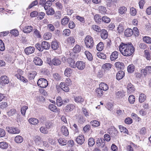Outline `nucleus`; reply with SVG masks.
<instances>
[{
  "instance_id": "obj_1",
  "label": "nucleus",
  "mask_w": 151,
  "mask_h": 151,
  "mask_svg": "<svg viewBox=\"0 0 151 151\" xmlns=\"http://www.w3.org/2000/svg\"><path fill=\"white\" fill-rule=\"evenodd\" d=\"M119 50L121 53L124 56L131 55L135 50V48L131 42L126 43H123L120 45Z\"/></svg>"
},
{
  "instance_id": "obj_2",
  "label": "nucleus",
  "mask_w": 151,
  "mask_h": 151,
  "mask_svg": "<svg viewBox=\"0 0 151 151\" xmlns=\"http://www.w3.org/2000/svg\"><path fill=\"white\" fill-rule=\"evenodd\" d=\"M85 43L87 47L91 49L94 44L93 38L90 35L87 36L85 39Z\"/></svg>"
},
{
  "instance_id": "obj_3",
  "label": "nucleus",
  "mask_w": 151,
  "mask_h": 151,
  "mask_svg": "<svg viewBox=\"0 0 151 151\" xmlns=\"http://www.w3.org/2000/svg\"><path fill=\"white\" fill-rule=\"evenodd\" d=\"M38 86L41 88H45L48 85V81L47 80L43 78H41L39 79L37 82Z\"/></svg>"
},
{
  "instance_id": "obj_4",
  "label": "nucleus",
  "mask_w": 151,
  "mask_h": 151,
  "mask_svg": "<svg viewBox=\"0 0 151 151\" xmlns=\"http://www.w3.org/2000/svg\"><path fill=\"white\" fill-rule=\"evenodd\" d=\"M86 64L85 62L83 61H78L76 64L75 68L76 67L78 70H82L85 68Z\"/></svg>"
},
{
  "instance_id": "obj_5",
  "label": "nucleus",
  "mask_w": 151,
  "mask_h": 151,
  "mask_svg": "<svg viewBox=\"0 0 151 151\" xmlns=\"http://www.w3.org/2000/svg\"><path fill=\"white\" fill-rule=\"evenodd\" d=\"M8 132L10 133L13 134H18L20 132V130L17 128L10 127H6Z\"/></svg>"
},
{
  "instance_id": "obj_6",
  "label": "nucleus",
  "mask_w": 151,
  "mask_h": 151,
  "mask_svg": "<svg viewBox=\"0 0 151 151\" xmlns=\"http://www.w3.org/2000/svg\"><path fill=\"white\" fill-rule=\"evenodd\" d=\"M141 72L145 76L147 75V74L151 73V66H147L145 68L141 70Z\"/></svg>"
},
{
  "instance_id": "obj_7",
  "label": "nucleus",
  "mask_w": 151,
  "mask_h": 151,
  "mask_svg": "<svg viewBox=\"0 0 151 151\" xmlns=\"http://www.w3.org/2000/svg\"><path fill=\"white\" fill-rule=\"evenodd\" d=\"M75 107V106L73 104H69L65 106L63 111L65 112H70L73 110Z\"/></svg>"
},
{
  "instance_id": "obj_8",
  "label": "nucleus",
  "mask_w": 151,
  "mask_h": 151,
  "mask_svg": "<svg viewBox=\"0 0 151 151\" xmlns=\"http://www.w3.org/2000/svg\"><path fill=\"white\" fill-rule=\"evenodd\" d=\"M60 45L59 42L56 40L52 41L51 43V48L54 50H55L58 49Z\"/></svg>"
},
{
  "instance_id": "obj_9",
  "label": "nucleus",
  "mask_w": 151,
  "mask_h": 151,
  "mask_svg": "<svg viewBox=\"0 0 151 151\" xmlns=\"http://www.w3.org/2000/svg\"><path fill=\"white\" fill-rule=\"evenodd\" d=\"M77 142L79 144L82 145L84 142L85 139L83 135H79L76 139Z\"/></svg>"
},
{
  "instance_id": "obj_10",
  "label": "nucleus",
  "mask_w": 151,
  "mask_h": 151,
  "mask_svg": "<svg viewBox=\"0 0 151 151\" xmlns=\"http://www.w3.org/2000/svg\"><path fill=\"white\" fill-rule=\"evenodd\" d=\"M52 65H59L61 63V61L57 57H54L52 60Z\"/></svg>"
},
{
  "instance_id": "obj_11",
  "label": "nucleus",
  "mask_w": 151,
  "mask_h": 151,
  "mask_svg": "<svg viewBox=\"0 0 151 151\" xmlns=\"http://www.w3.org/2000/svg\"><path fill=\"white\" fill-rule=\"evenodd\" d=\"M35 50V48L31 46L27 47L24 50L25 52L27 55H29L33 53Z\"/></svg>"
},
{
  "instance_id": "obj_12",
  "label": "nucleus",
  "mask_w": 151,
  "mask_h": 151,
  "mask_svg": "<svg viewBox=\"0 0 151 151\" xmlns=\"http://www.w3.org/2000/svg\"><path fill=\"white\" fill-rule=\"evenodd\" d=\"M61 131L65 136H67L69 134V132L67 128L65 126H63L61 128Z\"/></svg>"
},
{
  "instance_id": "obj_13",
  "label": "nucleus",
  "mask_w": 151,
  "mask_h": 151,
  "mask_svg": "<svg viewBox=\"0 0 151 151\" xmlns=\"http://www.w3.org/2000/svg\"><path fill=\"white\" fill-rule=\"evenodd\" d=\"M41 45L43 50L44 49L48 50L50 48V45L49 43L45 41H43L41 43Z\"/></svg>"
},
{
  "instance_id": "obj_14",
  "label": "nucleus",
  "mask_w": 151,
  "mask_h": 151,
  "mask_svg": "<svg viewBox=\"0 0 151 151\" xmlns=\"http://www.w3.org/2000/svg\"><path fill=\"white\" fill-rule=\"evenodd\" d=\"M100 32H101V36L102 39H105L108 37V33L106 30L105 29L101 30Z\"/></svg>"
},
{
  "instance_id": "obj_15",
  "label": "nucleus",
  "mask_w": 151,
  "mask_h": 151,
  "mask_svg": "<svg viewBox=\"0 0 151 151\" xmlns=\"http://www.w3.org/2000/svg\"><path fill=\"white\" fill-rule=\"evenodd\" d=\"M94 18L96 22L100 24L102 22V17L98 14H96L94 17Z\"/></svg>"
},
{
  "instance_id": "obj_16",
  "label": "nucleus",
  "mask_w": 151,
  "mask_h": 151,
  "mask_svg": "<svg viewBox=\"0 0 151 151\" xmlns=\"http://www.w3.org/2000/svg\"><path fill=\"white\" fill-rule=\"evenodd\" d=\"M33 61L36 65L39 66L42 65L43 63L42 60L39 58L37 57L34 58Z\"/></svg>"
},
{
  "instance_id": "obj_17",
  "label": "nucleus",
  "mask_w": 151,
  "mask_h": 151,
  "mask_svg": "<svg viewBox=\"0 0 151 151\" xmlns=\"http://www.w3.org/2000/svg\"><path fill=\"white\" fill-rule=\"evenodd\" d=\"M133 34V30L130 28H128L125 30L124 32V35L126 37H129Z\"/></svg>"
},
{
  "instance_id": "obj_18",
  "label": "nucleus",
  "mask_w": 151,
  "mask_h": 151,
  "mask_svg": "<svg viewBox=\"0 0 151 151\" xmlns=\"http://www.w3.org/2000/svg\"><path fill=\"white\" fill-rule=\"evenodd\" d=\"M124 73L122 70L119 71L116 74V78L118 80H120L122 79L124 76Z\"/></svg>"
},
{
  "instance_id": "obj_19",
  "label": "nucleus",
  "mask_w": 151,
  "mask_h": 151,
  "mask_svg": "<svg viewBox=\"0 0 151 151\" xmlns=\"http://www.w3.org/2000/svg\"><path fill=\"white\" fill-rule=\"evenodd\" d=\"M1 82L2 84H7L9 82L8 78L6 76H2L1 77Z\"/></svg>"
},
{
  "instance_id": "obj_20",
  "label": "nucleus",
  "mask_w": 151,
  "mask_h": 151,
  "mask_svg": "<svg viewBox=\"0 0 151 151\" xmlns=\"http://www.w3.org/2000/svg\"><path fill=\"white\" fill-rule=\"evenodd\" d=\"M67 62L69 64V66L71 67L75 68V61L72 58H69L68 59Z\"/></svg>"
},
{
  "instance_id": "obj_21",
  "label": "nucleus",
  "mask_w": 151,
  "mask_h": 151,
  "mask_svg": "<svg viewBox=\"0 0 151 151\" xmlns=\"http://www.w3.org/2000/svg\"><path fill=\"white\" fill-rule=\"evenodd\" d=\"M34 141L36 145L41 146L42 145L41 138L40 137L36 136L34 139Z\"/></svg>"
},
{
  "instance_id": "obj_22",
  "label": "nucleus",
  "mask_w": 151,
  "mask_h": 151,
  "mask_svg": "<svg viewBox=\"0 0 151 151\" xmlns=\"http://www.w3.org/2000/svg\"><path fill=\"white\" fill-rule=\"evenodd\" d=\"M118 56V52L117 51L113 52L110 56V58L111 61L115 60L116 59Z\"/></svg>"
},
{
  "instance_id": "obj_23",
  "label": "nucleus",
  "mask_w": 151,
  "mask_h": 151,
  "mask_svg": "<svg viewBox=\"0 0 151 151\" xmlns=\"http://www.w3.org/2000/svg\"><path fill=\"white\" fill-rule=\"evenodd\" d=\"M32 29L33 27L32 26H26L23 28V32L24 33H29L32 31Z\"/></svg>"
},
{
  "instance_id": "obj_24",
  "label": "nucleus",
  "mask_w": 151,
  "mask_h": 151,
  "mask_svg": "<svg viewBox=\"0 0 151 151\" xmlns=\"http://www.w3.org/2000/svg\"><path fill=\"white\" fill-rule=\"evenodd\" d=\"M60 88L65 92H68L69 91V87L66 86L64 83L61 82L60 84Z\"/></svg>"
},
{
  "instance_id": "obj_25",
  "label": "nucleus",
  "mask_w": 151,
  "mask_h": 151,
  "mask_svg": "<svg viewBox=\"0 0 151 151\" xmlns=\"http://www.w3.org/2000/svg\"><path fill=\"white\" fill-rule=\"evenodd\" d=\"M72 72V70L70 68H66L64 71V75L68 77H70Z\"/></svg>"
},
{
  "instance_id": "obj_26",
  "label": "nucleus",
  "mask_w": 151,
  "mask_h": 151,
  "mask_svg": "<svg viewBox=\"0 0 151 151\" xmlns=\"http://www.w3.org/2000/svg\"><path fill=\"white\" fill-rule=\"evenodd\" d=\"M70 20V18L67 16H65L61 20V24L65 26L68 24Z\"/></svg>"
},
{
  "instance_id": "obj_27",
  "label": "nucleus",
  "mask_w": 151,
  "mask_h": 151,
  "mask_svg": "<svg viewBox=\"0 0 151 151\" xmlns=\"http://www.w3.org/2000/svg\"><path fill=\"white\" fill-rule=\"evenodd\" d=\"M127 89L128 91L130 93L134 92L135 90V88L134 86L130 83H128L127 86Z\"/></svg>"
},
{
  "instance_id": "obj_28",
  "label": "nucleus",
  "mask_w": 151,
  "mask_h": 151,
  "mask_svg": "<svg viewBox=\"0 0 151 151\" xmlns=\"http://www.w3.org/2000/svg\"><path fill=\"white\" fill-rule=\"evenodd\" d=\"M100 88L102 90L106 91L109 89L108 86L105 83H102L99 85Z\"/></svg>"
},
{
  "instance_id": "obj_29",
  "label": "nucleus",
  "mask_w": 151,
  "mask_h": 151,
  "mask_svg": "<svg viewBox=\"0 0 151 151\" xmlns=\"http://www.w3.org/2000/svg\"><path fill=\"white\" fill-rule=\"evenodd\" d=\"M96 94L98 97H100L103 95V92L100 88H98L96 90Z\"/></svg>"
},
{
  "instance_id": "obj_30",
  "label": "nucleus",
  "mask_w": 151,
  "mask_h": 151,
  "mask_svg": "<svg viewBox=\"0 0 151 151\" xmlns=\"http://www.w3.org/2000/svg\"><path fill=\"white\" fill-rule=\"evenodd\" d=\"M115 66L119 69H123L124 67V64L120 62H116L115 63Z\"/></svg>"
},
{
  "instance_id": "obj_31",
  "label": "nucleus",
  "mask_w": 151,
  "mask_h": 151,
  "mask_svg": "<svg viewBox=\"0 0 151 151\" xmlns=\"http://www.w3.org/2000/svg\"><path fill=\"white\" fill-rule=\"evenodd\" d=\"M127 10V8L124 6L120 7L118 9V12L119 14H123L125 13Z\"/></svg>"
},
{
  "instance_id": "obj_32",
  "label": "nucleus",
  "mask_w": 151,
  "mask_h": 151,
  "mask_svg": "<svg viewBox=\"0 0 151 151\" xmlns=\"http://www.w3.org/2000/svg\"><path fill=\"white\" fill-rule=\"evenodd\" d=\"M75 101L77 103H82L84 101V99L81 96H75L74 97Z\"/></svg>"
},
{
  "instance_id": "obj_33",
  "label": "nucleus",
  "mask_w": 151,
  "mask_h": 151,
  "mask_svg": "<svg viewBox=\"0 0 151 151\" xmlns=\"http://www.w3.org/2000/svg\"><path fill=\"white\" fill-rule=\"evenodd\" d=\"M91 29L98 32H100L101 30L100 27L97 25H92L91 27Z\"/></svg>"
},
{
  "instance_id": "obj_34",
  "label": "nucleus",
  "mask_w": 151,
  "mask_h": 151,
  "mask_svg": "<svg viewBox=\"0 0 151 151\" xmlns=\"http://www.w3.org/2000/svg\"><path fill=\"white\" fill-rule=\"evenodd\" d=\"M144 56L147 60H151L150 52L148 50H145L144 51Z\"/></svg>"
},
{
  "instance_id": "obj_35",
  "label": "nucleus",
  "mask_w": 151,
  "mask_h": 151,
  "mask_svg": "<svg viewBox=\"0 0 151 151\" xmlns=\"http://www.w3.org/2000/svg\"><path fill=\"white\" fill-rule=\"evenodd\" d=\"M99 12L103 14H105L106 13V9L105 7L104 6H100L98 7Z\"/></svg>"
},
{
  "instance_id": "obj_36",
  "label": "nucleus",
  "mask_w": 151,
  "mask_h": 151,
  "mask_svg": "<svg viewBox=\"0 0 151 151\" xmlns=\"http://www.w3.org/2000/svg\"><path fill=\"white\" fill-rule=\"evenodd\" d=\"M105 140L103 138H98L96 140V143L97 144H99V145H104L105 144Z\"/></svg>"
},
{
  "instance_id": "obj_37",
  "label": "nucleus",
  "mask_w": 151,
  "mask_h": 151,
  "mask_svg": "<svg viewBox=\"0 0 151 151\" xmlns=\"http://www.w3.org/2000/svg\"><path fill=\"white\" fill-rule=\"evenodd\" d=\"M29 121L30 124L33 125H36L39 122L38 120L34 118H30L29 120Z\"/></svg>"
},
{
  "instance_id": "obj_38",
  "label": "nucleus",
  "mask_w": 151,
  "mask_h": 151,
  "mask_svg": "<svg viewBox=\"0 0 151 151\" xmlns=\"http://www.w3.org/2000/svg\"><path fill=\"white\" fill-rule=\"evenodd\" d=\"M8 147V143L5 142H0V147L3 149H6Z\"/></svg>"
},
{
  "instance_id": "obj_39",
  "label": "nucleus",
  "mask_w": 151,
  "mask_h": 151,
  "mask_svg": "<svg viewBox=\"0 0 151 151\" xmlns=\"http://www.w3.org/2000/svg\"><path fill=\"white\" fill-rule=\"evenodd\" d=\"M67 41L69 44L72 45L75 42V39L73 37L70 36L68 38Z\"/></svg>"
},
{
  "instance_id": "obj_40",
  "label": "nucleus",
  "mask_w": 151,
  "mask_h": 151,
  "mask_svg": "<svg viewBox=\"0 0 151 151\" xmlns=\"http://www.w3.org/2000/svg\"><path fill=\"white\" fill-rule=\"evenodd\" d=\"M14 140L17 143H21L23 141V138L20 136H17L15 137Z\"/></svg>"
},
{
  "instance_id": "obj_41",
  "label": "nucleus",
  "mask_w": 151,
  "mask_h": 151,
  "mask_svg": "<svg viewBox=\"0 0 151 151\" xmlns=\"http://www.w3.org/2000/svg\"><path fill=\"white\" fill-rule=\"evenodd\" d=\"M146 96L144 93L140 94L139 97V101L140 103L144 102L146 99Z\"/></svg>"
},
{
  "instance_id": "obj_42",
  "label": "nucleus",
  "mask_w": 151,
  "mask_h": 151,
  "mask_svg": "<svg viewBox=\"0 0 151 151\" xmlns=\"http://www.w3.org/2000/svg\"><path fill=\"white\" fill-rule=\"evenodd\" d=\"M37 73L35 71H32L29 73L28 78L30 80H32L34 78Z\"/></svg>"
},
{
  "instance_id": "obj_43",
  "label": "nucleus",
  "mask_w": 151,
  "mask_h": 151,
  "mask_svg": "<svg viewBox=\"0 0 151 151\" xmlns=\"http://www.w3.org/2000/svg\"><path fill=\"white\" fill-rule=\"evenodd\" d=\"M52 34L50 32L45 33L44 35V38L45 40H48L52 37Z\"/></svg>"
},
{
  "instance_id": "obj_44",
  "label": "nucleus",
  "mask_w": 151,
  "mask_h": 151,
  "mask_svg": "<svg viewBox=\"0 0 151 151\" xmlns=\"http://www.w3.org/2000/svg\"><path fill=\"white\" fill-rule=\"evenodd\" d=\"M46 10H47L46 14L48 15H52L55 13V12L54 9L52 8L47 9Z\"/></svg>"
},
{
  "instance_id": "obj_45",
  "label": "nucleus",
  "mask_w": 151,
  "mask_h": 151,
  "mask_svg": "<svg viewBox=\"0 0 151 151\" xmlns=\"http://www.w3.org/2000/svg\"><path fill=\"white\" fill-rule=\"evenodd\" d=\"M134 66L133 64L129 65L127 67V70L129 73H132L134 70Z\"/></svg>"
},
{
  "instance_id": "obj_46",
  "label": "nucleus",
  "mask_w": 151,
  "mask_h": 151,
  "mask_svg": "<svg viewBox=\"0 0 151 151\" xmlns=\"http://www.w3.org/2000/svg\"><path fill=\"white\" fill-rule=\"evenodd\" d=\"M104 47V45L102 42H100L96 46V49L99 51H102Z\"/></svg>"
},
{
  "instance_id": "obj_47",
  "label": "nucleus",
  "mask_w": 151,
  "mask_h": 151,
  "mask_svg": "<svg viewBox=\"0 0 151 151\" xmlns=\"http://www.w3.org/2000/svg\"><path fill=\"white\" fill-rule=\"evenodd\" d=\"M16 113V110L14 109H10L7 112V114L9 116H13Z\"/></svg>"
},
{
  "instance_id": "obj_48",
  "label": "nucleus",
  "mask_w": 151,
  "mask_h": 151,
  "mask_svg": "<svg viewBox=\"0 0 151 151\" xmlns=\"http://www.w3.org/2000/svg\"><path fill=\"white\" fill-rule=\"evenodd\" d=\"M58 142L59 144L62 146L66 145L67 143L66 140L62 138H60L59 139Z\"/></svg>"
},
{
  "instance_id": "obj_49",
  "label": "nucleus",
  "mask_w": 151,
  "mask_h": 151,
  "mask_svg": "<svg viewBox=\"0 0 151 151\" xmlns=\"http://www.w3.org/2000/svg\"><path fill=\"white\" fill-rule=\"evenodd\" d=\"M143 41L147 44L151 43V38L148 36H145L143 38Z\"/></svg>"
},
{
  "instance_id": "obj_50",
  "label": "nucleus",
  "mask_w": 151,
  "mask_h": 151,
  "mask_svg": "<svg viewBox=\"0 0 151 151\" xmlns=\"http://www.w3.org/2000/svg\"><path fill=\"white\" fill-rule=\"evenodd\" d=\"M81 50L80 46L78 45H76L73 49V51L75 53H78Z\"/></svg>"
},
{
  "instance_id": "obj_51",
  "label": "nucleus",
  "mask_w": 151,
  "mask_h": 151,
  "mask_svg": "<svg viewBox=\"0 0 151 151\" xmlns=\"http://www.w3.org/2000/svg\"><path fill=\"white\" fill-rule=\"evenodd\" d=\"M87 58L89 60H91L93 59V57L91 54L88 51H86L85 52Z\"/></svg>"
},
{
  "instance_id": "obj_52",
  "label": "nucleus",
  "mask_w": 151,
  "mask_h": 151,
  "mask_svg": "<svg viewBox=\"0 0 151 151\" xmlns=\"http://www.w3.org/2000/svg\"><path fill=\"white\" fill-rule=\"evenodd\" d=\"M90 124L93 127H98L100 124L99 122L95 120L91 121Z\"/></svg>"
},
{
  "instance_id": "obj_53",
  "label": "nucleus",
  "mask_w": 151,
  "mask_h": 151,
  "mask_svg": "<svg viewBox=\"0 0 151 151\" xmlns=\"http://www.w3.org/2000/svg\"><path fill=\"white\" fill-rule=\"evenodd\" d=\"M56 103L58 106H61L63 104V101L60 97L58 96L57 98Z\"/></svg>"
},
{
  "instance_id": "obj_54",
  "label": "nucleus",
  "mask_w": 151,
  "mask_h": 151,
  "mask_svg": "<svg viewBox=\"0 0 151 151\" xmlns=\"http://www.w3.org/2000/svg\"><path fill=\"white\" fill-rule=\"evenodd\" d=\"M112 66V65L110 63H106L103 65L102 67L106 70H109L111 68Z\"/></svg>"
},
{
  "instance_id": "obj_55",
  "label": "nucleus",
  "mask_w": 151,
  "mask_h": 151,
  "mask_svg": "<svg viewBox=\"0 0 151 151\" xmlns=\"http://www.w3.org/2000/svg\"><path fill=\"white\" fill-rule=\"evenodd\" d=\"M70 34V31L69 29H65L63 31V35L65 36H69Z\"/></svg>"
},
{
  "instance_id": "obj_56",
  "label": "nucleus",
  "mask_w": 151,
  "mask_h": 151,
  "mask_svg": "<svg viewBox=\"0 0 151 151\" xmlns=\"http://www.w3.org/2000/svg\"><path fill=\"white\" fill-rule=\"evenodd\" d=\"M88 143L89 146H92L95 144L94 139L93 138H90L88 140Z\"/></svg>"
},
{
  "instance_id": "obj_57",
  "label": "nucleus",
  "mask_w": 151,
  "mask_h": 151,
  "mask_svg": "<svg viewBox=\"0 0 151 151\" xmlns=\"http://www.w3.org/2000/svg\"><path fill=\"white\" fill-rule=\"evenodd\" d=\"M129 101L131 104H133L135 101L134 96L133 95H130L128 98Z\"/></svg>"
},
{
  "instance_id": "obj_58",
  "label": "nucleus",
  "mask_w": 151,
  "mask_h": 151,
  "mask_svg": "<svg viewBox=\"0 0 151 151\" xmlns=\"http://www.w3.org/2000/svg\"><path fill=\"white\" fill-rule=\"evenodd\" d=\"M133 34L136 37H137L139 36V32L138 29L136 27H134L133 28Z\"/></svg>"
},
{
  "instance_id": "obj_59",
  "label": "nucleus",
  "mask_w": 151,
  "mask_h": 151,
  "mask_svg": "<svg viewBox=\"0 0 151 151\" xmlns=\"http://www.w3.org/2000/svg\"><path fill=\"white\" fill-rule=\"evenodd\" d=\"M119 128L121 132L128 134V131L125 127H124L122 126L119 125Z\"/></svg>"
},
{
  "instance_id": "obj_60",
  "label": "nucleus",
  "mask_w": 151,
  "mask_h": 151,
  "mask_svg": "<svg viewBox=\"0 0 151 151\" xmlns=\"http://www.w3.org/2000/svg\"><path fill=\"white\" fill-rule=\"evenodd\" d=\"M116 95L118 98H123L124 96V93L123 91H118L116 93Z\"/></svg>"
},
{
  "instance_id": "obj_61",
  "label": "nucleus",
  "mask_w": 151,
  "mask_h": 151,
  "mask_svg": "<svg viewBox=\"0 0 151 151\" xmlns=\"http://www.w3.org/2000/svg\"><path fill=\"white\" fill-rule=\"evenodd\" d=\"M51 1H52L50 0V1H47L46 3L45 2L44 7L46 10V9H47L48 7H49L51 5Z\"/></svg>"
},
{
  "instance_id": "obj_62",
  "label": "nucleus",
  "mask_w": 151,
  "mask_h": 151,
  "mask_svg": "<svg viewBox=\"0 0 151 151\" xmlns=\"http://www.w3.org/2000/svg\"><path fill=\"white\" fill-rule=\"evenodd\" d=\"M28 109V107L26 106H23L22 107L21 109V112L22 114L24 116L25 114L26 111Z\"/></svg>"
},
{
  "instance_id": "obj_63",
  "label": "nucleus",
  "mask_w": 151,
  "mask_h": 151,
  "mask_svg": "<svg viewBox=\"0 0 151 151\" xmlns=\"http://www.w3.org/2000/svg\"><path fill=\"white\" fill-rule=\"evenodd\" d=\"M110 21V19L107 16H105L102 17V22H104L106 23H108Z\"/></svg>"
},
{
  "instance_id": "obj_64",
  "label": "nucleus",
  "mask_w": 151,
  "mask_h": 151,
  "mask_svg": "<svg viewBox=\"0 0 151 151\" xmlns=\"http://www.w3.org/2000/svg\"><path fill=\"white\" fill-rule=\"evenodd\" d=\"M47 129L46 127H42L40 128V132L42 133L46 134L48 132V131L47 130Z\"/></svg>"
}]
</instances>
